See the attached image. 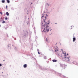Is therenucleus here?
<instances>
[{
    "label": "nucleus",
    "instance_id": "obj_9",
    "mask_svg": "<svg viewBox=\"0 0 78 78\" xmlns=\"http://www.w3.org/2000/svg\"><path fill=\"white\" fill-rule=\"evenodd\" d=\"M5 20H8V17L6 16L5 17Z\"/></svg>",
    "mask_w": 78,
    "mask_h": 78
},
{
    "label": "nucleus",
    "instance_id": "obj_8",
    "mask_svg": "<svg viewBox=\"0 0 78 78\" xmlns=\"http://www.w3.org/2000/svg\"><path fill=\"white\" fill-rule=\"evenodd\" d=\"M6 0L7 3H9V2H10L9 1V0Z\"/></svg>",
    "mask_w": 78,
    "mask_h": 78
},
{
    "label": "nucleus",
    "instance_id": "obj_20",
    "mask_svg": "<svg viewBox=\"0 0 78 78\" xmlns=\"http://www.w3.org/2000/svg\"><path fill=\"white\" fill-rule=\"evenodd\" d=\"M67 55H69V54H67Z\"/></svg>",
    "mask_w": 78,
    "mask_h": 78
},
{
    "label": "nucleus",
    "instance_id": "obj_16",
    "mask_svg": "<svg viewBox=\"0 0 78 78\" xmlns=\"http://www.w3.org/2000/svg\"><path fill=\"white\" fill-rule=\"evenodd\" d=\"M6 8H8V6L6 5Z\"/></svg>",
    "mask_w": 78,
    "mask_h": 78
},
{
    "label": "nucleus",
    "instance_id": "obj_18",
    "mask_svg": "<svg viewBox=\"0 0 78 78\" xmlns=\"http://www.w3.org/2000/svg\"><path fill=\"white\" fill-rule=\"evenodd\" d=\"M2 66V64H0V66L1 67Z\"/></svg>",
    "mask_w": 78,
    "mask_h": 78
},
{
    "label": "nucleus",
    "instance_id": "obj_3",
    "mask_svg": "<svg viewBox=\"0 0 78 78\" xmlns=\"http://www.w3.org/2000/svg\"><path fill=\"white\" fill-rule=\"evenodd\" d=\"M27 67V64H25L24 65L23 67H24V68H26V67Z\"/></svg>",
    "mask_w": 78,
    "mask_h": 78
},
{
    "label": "nucleus",
    "instance_id": "obj_22",
    "mask_svg": "<svg viewBox=\"0 0 78 78\" xmlns=\"http://www.w3.org/2000/svg\"><path fill=\"white\" fill-rule=\"evenodd\" d=\"M3 61H5V60H3Z\"/></svg>",
    "mask_w": 78,
    "mask_h": 78
},
{
    "label": "nucleus",
    "instance_id": "obj_11",
    "mask_svg": "<svg viewBox=\"0 0 78 78\" xmlns=\"http://www.w3.org/2000/svg\"><path fill=\"white\" fill-rule=\"evenodd\" d=\"M2 23H5V21H3V22H2Z\"/></svg>",
    "mask_w": 78,
    "mask_h": 78
},
{
    "label": "nucleus",
    "instance_id": "obj_19",
    "mask_svg": "<svg viewBox=\"0 0 78 78\" xmlns=\"http://www.w3.org/2000/svg\"><path fill=\"white\" fill-rule=\"evenodd\" d=\"M44 23L45 22V20H44Z\"/></svg>",
    "mask_w": 78,
    "mask_h": 78
},
{
    "label": "nucleus",
    "instance_id": "obj_5",
    "mask_svg": "<svg viewBox=\"0 0 78 78\" xmlns=\"http://www.w3.org/2000/svg\"><path fill=\"white\" fill-rule=\"evenodd\" d=\"M75 40H76L75 38H73V42H75Z\"/></svg>",
    "mask_w": 78,
    "mask_h": 78
},
{
    "label": "nucleus",
    "instance_id": "obj_14",
    "mask_svg": "<svg viewBox=\"0 0 78 78\" xmlns=\"http://www.w3.org/2000/svg\"><path fill=\"white\" fill-rule=\"evenodd\" d=\"M55 51H58V49H55Z\"/></svg>",
    "mask_w": 78,
    "mask_h": 78
},
{
    "label": "nucleus",
    "instance_id": "obj_2",
    "mask_svg": "<svg viewBox=\"0 0 78 78\" xmlns=\"http://www.w3.org/2000/svg\"><path fill=\"white\" fill-rule=\"evenodd\" d=\"M49 24V23H47V22L45 23V24L43 25L44 27H46L44 28V30H43L44 32H48L49 31V30H50V27L48 26V24Z\"/></svg>",
    "mask_w": 78,
    "mask_h": 78
},
{
    "label": "nucleus",
    "instance_id": "obj_15",
    "mask_svg": "<svg viewBox=\"0 0 78 78\" xmlns=\"http://www.w3.org/2000/svg\"><path fill=\"white\" fill-rule=\"evenodd\" d=\"M0 13L2 15V14H3V13H2V12H0Z\"/></svg>",
    "mask_w": 78,
    "mask_h": 78
},
{
    "label": "nucleus",
    "instance_id": "obj_17",
    "mask_svg": "<svg viewBox=\"0 0 78 78\" xmlns=\"http://www.w3.org/2000/svg\"><path fill=\"white\" fill-rule=\"evenodd\" d=\"M38 54H40L39 52V51L38 52Z\"/></svg>",
    "mask_w": 78,
    "mask_h": 78
},
{
    "label": "nucleus",
    "instance_id": "obj_4",
    "mask_svg": "<svg viewBox=\"0 0 78 78\" xmlns=\"http://www.w3.org/2000/svg\"><path fill=\"white\" fill-rule=\"evenodd\" d=\"M6 14L7 15V16H9V13L8 12H6Z\"/></svg>",
    "mask_w": 78,
    "mask_h": 78
},
{
    "label": "nucleus",
    "instance_id": "obj_7",
    "mask_svg": "<svg viewBox=\"0 0 78 78\" xmlns=\"http://www.w3.org/2000/svg\"><path fill=\"white\" fill-rule=\"evenodd\" d=\"M53 62H56L57 61V60H52Z\"/></svg>",
    "mask_w": 78,
    "mask_h": 78
},
{
    "label": "nucleus",
    "instance_id": "obj_12",
    "mask_svg": "<svg viewBox=\"0 0 78 78\" xmlns=\"http://www.w3.org/2000/svg\"><path fill=\"white\" fill-rule=\"evenodd\" d=\"M46 16H45V19H46V18L47 17V16H48L47 15V14H46Z\"/></svg>",
    "mask_w": 78,
    "mask_h": 78
},
{
    "label": "nucleus",
    "instance_id": "obj_13",
    "mask_svg": "<svg viewBox=\"0 0 78 78\" xmlns=\"http://www.w3.org/2000/svg\"><path fill=\"white\" fill-rule=\"evenodd\" d=\"M45 17V15H44V16H42L41 18H43V17Z\"/></svg>",
    "mask_w": 78,
    "mask_h": 78
},
{
    "label": "nucleus",
    "instance_id": "obj_21",
    "mask_svg": "<svg viewBox=\"0 0 78 78\" xmlns=\"http://www.w3.org/2000/svg\"><path fill=\"white\" fill-rule=\"evenodd\" d=\"M48 22H50V20H48Z\"/></svg>",
    "mask_w": 78,
    "mask_h": 78
},
{
    "label": "nucleus",
    "instance_id": "obj_23",
    "mask_svg": "<svg viewBox=\"0 0 78 78\" xmlns=\"http://www.w3.org/2000/svg\"><path fill=\"white\" fill-rule=\"evenodd\" d=\"M0 27H1V26L0 25Z\"/></svg>",
    "mask_w": 78,
    "mask_h": 78
},
{
    "label": "nucleus",
    "instance_id": "obj_10",
    "mask_svg": "<svg viewBox=\"0 0 78 78\" xmlns=\"http://www.w3.org/2000/svg\"><path fill=\"white\" fill-rule=\"evenodd\" d=\"M44 59H46L47 58V57L45 56H44Z\"/></svg>",
    "mask_w": 78,
    "mask_h": 78
},
{
    "label": "nucleus",
    "instance_id": "obj_6",
    "mask_svg": "<svg viewBox=\"0 0 78 78\" xmlns=\"http://www.w3.org/2000/svg\"><path fill=\"white\" fill-rule=\"evenodd\" d=\"M5 1L4 0H2V3H5Z\"/></svg>",
    "mask_w": 78,
    "mask_h": 78
},
{
    "label": "nucleus",
    "instance_id": "obj_1",
    "mask_svg": "<svg viewBox=\"0 0 78 78\" xmlns=\"http://www.w3.org/2000/svg\"><path fill=\"white\" fill-rule=\"evenodd\" d=\"M62 50H63V49H62L61 50L63 52V54L61 55L58 54V56L60 59H62L63 61H66L68 62L70 61V58L66 57V54L64 53V51L63 52Z\"/></svg>",
    "mask_w": 78,
    "mask_h": 78
}]
</instances>
